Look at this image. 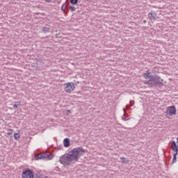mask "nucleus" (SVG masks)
Listing matches in <instances>:
<instances>
[{
    "label": "nucleus",
    "instance_id": "nucleus-10",
    "mask_svg": "<svg viewBox=\"0 0 178 178\" xmlns=\"http://www.w3.org/2000/svg\"><path fill=\"white\" fill-rule=\"evenodd\" d=\"M60 10H61V12H64L65 15H67V13H69V10H66V3H64L62 5Z\"/></svg>",
    "mask_w": 178,
    "mask_h": 178
},
{
    "label": "nucleus",
    "instance_id": "nucleus-18",
    "mask_svg": "<svg viewBox=\"0 0 178 178\" xmlns=\"http://www.w3.org/2000/svg\"><path fill=\"white\" fill-rule=\"evenodd\" d=\"M70 12H76V7H74V6H70Z\"/></svg>",
    "mask_w": 178,
    "mask_h": 178
},
{
    "label": "nucleus",
    "instance_id": "nucleus-2",
    "mask_svg": "<svg viewBox=\"0 0 178 178\" xmlns=\"http://www.w3.org/2000/svg\"><path fill=\"white\" fill-rule=\"evenodd\" d=\"M143 77L146 80L144 81V84L148 86L149 88H162L165 86L163 79L158 75H152L149 70L143 74Z\"/></svg>",
    "mask_w": 178,
    "mask_h": 178
},
{
    "label": "nucleus",
    "instance_id": "nucleus-28",
    "mask_svg": "<svg viewBox=\"0 0 178 178\" xmlns=\"http://www.w3.org/2000/svg\"><path fill=\"white\" fill-rule=\"evenodd\" d=\"M45 178H48V177H45Z\"/></svg>",
    "mask_w": 178,
    "mask_h": 178
},
{
    "label": "nucleus",
    "instance_id": "nucleus-11",
    "mask_svg": "<svg viewBox=\"0 0 178 178\" xmlns=\"http://www.w3.org/2000/svg\"><path fill=\"white\" fill-rule=\"evenodd\" d=\"M14 138L16 141L20 140V131H17V133L14 134Z\"/></svg>",
    "mask_w": 178,
    "mask_h": 178
},
{
    "label": "nucleus",
    "instance_id": "nucleus-19",
    "mask_svg": "<svg viewBox=\"0 0 178 178\" xmlns=\"http://www.w3.org/2000/svg\"><path fill=\"white\" fill-rule=\"evenodd\" d=\"M52 51L51 47H46V52H52Z\"/></svg>",
    "mask_w": 178,
    "mask_h": 178
},
{
    "label": "nucleus",
    "instance_id": "nucleus-3",
    "mask_svg": "<svg viewBox=\"0 0 178 178\" xmlns=\"http://www.w3.org/2000/svg\"><path fill=\"white\" fill-rule=\"evenodd\" d=\"M64 90L65 92H72V91H74V88H76V86L73 82H69L64 84Z\"/></svg>",
    "mask_w": 178,
    "mask_h": 178
},
{
    "label": "nucleus",
    "instance_id": "nucleus-8",
    "mask_svg": "<svg viewBox=\"0 0 178 178\" xmlns=\"http://www.w3.org/2000/svg\"><path fill=\"white\" fill-rule=\"evenodd\" d=\"M63 145L65 148H69L70 147V139L69 138H65L63 140Z\"/></svg>",
    "mask_w": 178,
    "mask_h": 178
},
{
    "label": "nucleus",
    "instance_id": "nucleus-26",
    "mask_svg": "<svg viewBox=\"0 0 178 178\" xmlns=\"http://www.w3.org/2000/svg\"><path fill=\"white\" fill-rule=\"evenodd\" d=\"M67 113H72V111H70V110H67Z\"/></svg>",
    "mask_w": 178,
    "mask_h": 178
},
{
    "label": "nucleus",
    "instance_id": "nucleus-13",
    "mask_svg": "<svg viewBox=\"0 0 178 178\" xmlns=\"http://www.w3.org/2000/svg\"><path fill=\"white\" fill-rule=\"evenodd\" d=\"M45 158V153L39 154H38V156L35 157L36 160L38 159H44Z\"/></svg>",
    "mask_w": 178,
    "mask_h": 178
},
{
    "label": "nucleus",
    "instance_id": "nucleus-25",
    "mask_svg": "<svg viewBox=\"0 0 178 178\" xmlns=\"http://www.w3.org/2000/svg\"><path fill=\"white\" fill-rule=\"evenodd\" d=\"M45 2H48V3L52 2V0H45Z\"/></svg>",
    "mask_w": 178,
    "mask_h": 178
},
{
    "label": "nucleus",
    "instance_id": "nucleus-4",
    "mask_svg": "<svg viewBox=\"0 0 178 178\" xmlns=\"http://www.w3.org/2000/svg\"><path fill=\"white\" fill-rule=\"evenodd\" d=\"M169 116H175L177 113V111H176V106H170L167 108L166 112Z\"/></svg>",
    "mask_w": 178,
    "mask_h": 178
},
{
    "label": "nucleus",
    "instance_id": "nucleus-23",
    "mask_svg": "<svg viewBox=\"0 0 178 178\" xmlns=\"http://www.w3.org/2000/svg\"><path fill=\"white\" fill-rule=\"evenodd\" d=\"M18 106H19V105H17V104H14L13 105V108H17Z\"/></svg>",
    "mask_w": 178,
    "mask_h": 178
},
{
    "label": "nucleus",
    "instance_id": "nucleus-21",
    "mask_svg": "<svg viewBox=\"0 0 178 178\" xmlns=\"http://www.w3.org/2000/svg\"><path fill=\"white\" fill-rule=\"evenodd\" d=\"M177 154H178V152H175V153H174L173 154V157L177 158Z\"/></svg>",
    "mask_w": 178,
    "mask_h": 178
},
{
    "label": "nucleus",
    "instance_id": "nucleus-17",
    "mask_svg": "<svg viewBox=\"0 0 178 178\" xmlns=\"http://www.w3.org/2000/svg\"><path fill=\"white\" fill-rule=\"evenodd\" d=\"M8 136H12L13 134V129H8V132H7Z\"/></svg>",
    "mask_w": 178,
    "mask_h": 178
},
{
    "label": "nucleus",
    "instance_id": "nucleus-20",
    "mask_svg": "<svg viewBox=\"0 0 178 178\" xmlns=\"http://www.w3.org/2000/svg\"><path fill=\"white\" fill-rule=\"evenodd\" d=\"M177 162V157H173L172 163H176Z\"/></svg>",
    "mask_w": 178,
    "mask_h": 178
},
{
    "label": "nucleus",
    "instance_id": "nucleus-9",
    "mask_svg": "<svg viewBox=\"0 0 178 178\" xmlns=\"http://www.w3.org/2000/svg\"><path fill=\"white\" fill-rule=\"evenodd\" d=\"M172 149L174 151V152H178V145L176 143V141L172 140Z\"/></svg>",
    "mask_w": 178,
    "mask_h": 178
},
{
    "label": "nucleus",
    "instance_id": "nucleus-15",
    "mask_svg": "<svg viewBox=\"0 0 178 178\" xmlns=\"http://www.w3.org/2000/svg\"><path fill=\"white\" fill-rule=\"evenodd\" d=\"M52 31V26L47 24L45 26V33H49V31Z\"/></svg>",
    "mask_w": 178,
    "mask_h": 178
},
{
    "label": "nucleus",
    "instance_id": "nucleus-24",
    "mask_svg": "<svg viewBox=\"0 0 178 178\" xmlns=\"http://www.w3.org/2000/svg\"><path fill=\"white\" fill-rule=\"evenodd\" d=\"M35 178H44V177H42L41 175H36Z\"/></svg>",
    "mask_w": 178,
    "mask_h": 178
},
{
    "label": "nucleus",
    "instance_id": "nucleus-1",
    "mask_svg": "<svg viewBox=\"0 0 178 178\" xmlns=\"http://www.w3.org/2000/svg\"><path fill=\"white\" fill-rule=\"evenodd\" d=\"M86 152V150L82 147L72 149L68 152L60 156L59 162L61 165L66 166H70L71 163H76L79 162L81 155H83Z\"/></svg>",
    "mask_w": 178,
    "mask_h": 178
},
{
    "label": "nucleus",
    "instance_id": "nucleus-16",
    "mask_svg": "<svg viewBox=\"0 0 178 178\" xmlns=\"http://www.w3.org/2000/svg\"><path fill=\"white\" fill-rule=\"evenodd\" d=\"M72 5H77L79 3V0H70Z\"/></svg>",
    "mask_w": 178,
    "mask_h": 178
},
{
    "label": "nucleus",
    "instance_id": "nucleus-12",
    "mask_svg": "<svg viewBox=\"0 0 178 178\" xmlns=\"http://www.w3.org/2000/svg\"><path fill=\"white\" fill-rule=\"evenodd\" d=\"M123 111H124V115H122V119L123 120H124L125 122L127 120H130V118H129V116L127 115H126V113L124 111V108H123Z\"/></svg>",
    "mask_w": 178,
    "mask_h": 178
},
{
    "label": "nucleus",
    "instance_id": "nucleus-27",
    "mask_svg": "<svg viewBox=\"0 0 178 178\" xmlns=\"http://www.w3.org/2000/svg\"><path fill=\"white\" fill-rule=\"evenodd\" d=\"M147 23V20H143V24H145Z\"/></svg>",
    "mask_w": 178,
    "mask_h": 178
},
{
    "label": "nucleus",
    "instance_id": "nucleus-7",
    "mask_svg": "<svg viewBox=\"0 0 178 178\" xmlns=\"http://www.w3.org/2000/svg\"><path fill=\"white\" fill-rule=\"evenodd\" d=\"M48 151L46 149L45 151V159H47V161H52V159H54V158H55V154H48Z\"/></svg>",
    "mask_w": 178,
    "mask_h": 178
},
{
    "label": "nucleus",
    "instance_id": "nucleus-5",
    "mask_svg": "<svg viewBox=\"0 0 178 178\" xmlns=\"http://www.w3.org/2000/svg\"><path fill=\"white\" fill-rule=\"evenodd\" d=\"M22 178H34L33 171L30 169H26L22 172Z\"/></svg>",
    "mask_w": 178,
    "mask_h": 178
},
{
    "label": "nucleus",
    "instance_id": "nucleus-6",
    "mask_svg": "<svg viewBox=\"0 0 178 178\" xmlns=\"http://www.w3.org/2000/svg\"><path fill=\"white\" fill-rule=\"evenodd\" d=\"M148 17H149V20H158V15L156 14V13L155 11L152 10L148 14Z\"/></svg>",
    "mask_w": 178,
    "mask_h": 178
},
{
    "label": "nucleus",
    "instance_id": "nucleus-14",
    "mask_svg": "<svg viewBox=\"0 0 178 178\" xmlns=\"http://www.w3.org/2000/svg\"><path fill=\"white\" fill-rule=\"evenodd\" d=\"M120 159L122 163H124L125 165H127V163H129V159H127L125 157H121Z\"/></svg>",
    "mask_w": 178,
    "mask_h": 178
},
{
    "label": "nucleus",
    "instance_id": "nucleus-22",
    "mask_svg": "<svg viewBox=\"0 0 178 178\" xmlns=\"http://www.w3.org/2000/svg\"><path fill=\"white\" fill-rule=\"evenodd\" d=\"M130 104L133 106L134 105V101H130Z\"/></svg>",
    "mask_w": 178,
    "mask_h": 178
}]
</instances>
